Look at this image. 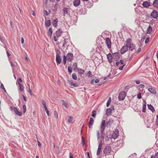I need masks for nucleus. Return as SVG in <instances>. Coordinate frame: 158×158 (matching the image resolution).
<instances>
[{"instance_id":"f257e3e1","label":"nucleus","mask_w":158,"mask_h":158,"mask_svg":"<svg viewBox=\"0 0 158 158\" xmlns=\"http://www.w3.org/2000/svg\"><path fill=\"white\" fill-rule=\"evenodd\" d=\"M131 40L130 38L127 39L126 42V45L130 51L134 50L135 47V45L131 43Z\"/></svg>"},{"instance_id":"f03ea898","label":"nucleus","mask_w":158,"mask_h":158,"mask_svg":"<svg viewBox=\"0 0 158 158\" xmlns=\"http://www.w3.org/2000/svg\"><path fill=\"white\" fill-rule=\"evenodd\" d=\"M106 126V121L105 120H103L102 121L101 124V136L102 138H104V135H105L104 133V132L105 127Z\"/></svg>"},{"instance_id":"7ed1b4c3","label":"nucleus","mask_w":158,"mask_h":158,"mask_svg":"<svg viewBox=\"0 0 158 158\" xmlns=\"http://www.w3.org/2000/svg\"><path fill=\"white\" fill-rule=\"evenodd\" d=\"M111 151V148L110 146H106L103 149V152L105 155H108Z\"/></svg>"},{"instance_id":"20e7f679","label":"nucleus","mask_w":158,"mask_h":158,"mask_svg":"<svg viewBox=\"0 0 158 158\" xmlns=\"http://www.w3.org/2000/svg\"><path fill=\"white\" fill-rule=\"evenodd\" d=\"M126 93L124 91H123L120 92L118 97V100L119 101L123 100L124 99L126 96Z\"/></svg>"},{"instance_id":"39448f33","label":"nucleus","mask_w":158,"mask_h":158,"mask_svg":"<svg viewBox=\"0 0 158 158\" xmlns=\"http://www.w3.org/2000/svg\"><path fill=\"white\" fill-rule=\"evenodd\" d=\"M60 50H58V52L57 53L56 57V61L57 65L60 64L61 63V60L60 56Z\"/></svg>"},{"instance_id":"423d86ee","label":"nucleus","mask_w":158,"mask_h":158,"mask_svg":"<svg viewBox=\"0 0 158 158\" xmlns=\"http://www.w3.org/2000/svg\"><path fill=\"white\" fill-rule=\"evenodd\" d=\"M151 16L154 19H156L158 16V12L156 10H153L151 13Z\"/></svg>"},{"instance_id":"0eeeda50","label":"nucleus","mask_w":158,"mask_h":158,"mask_svg":"<svg viewBox=\"0 0 158 158\" xmlns=\"http://www.w3.org/2000/svg\"><path fill=\"white\" fill-rule=\"evenodd\" d=\"M114 110V109L113 106H111L110 108H109L107 109L106 111V115L107 116H109L110 114H111L113 111Z\"/></svg>"},{"instance_id":"6e6552de","label":"nucleus","mask_w":158,"mask_h":158,"mask_svg":"<svg viewBox=\"0 0 158 158\" xmlns=\"http://www.w3.org/2000/svg\"><path fill=\"white\" fill-rule=\"evenodd\" d=\"M67 59L69 62L71 61L73 58V56L72 53H69L67 54L66 56Z\"/></svg>"},{"instance_id":"1a4fd4ad","label":"nucleus","mask_w":158,"mask_h":158,"mask_svg":"<svg viewBox=\"0 0 158 158\" xmlns=\"http://www.w3.org/2000/svg\"><path fill=\"white\" fill-rule=\"evenodd\" d=\"M119 135V131L118 129H116L114 130L112 135V137L114 139H116Z\"/></svg>"},{"instance_id":"9d476101","label":"nucleus","mask_w":158,"mask_h":158,"mask_svg":"<svg viewBox=\"0 0 158 158\" xmlns=\"http://www.w3.org/2000/svg\"><path fill=\"white\" fill-rule=\"evenodd\" d=\"M106 43L107 48L110 49L111 48V42L109 38L107 37L106 39Z\"/></svg>"},{"instance_id":"9b49d317","label":"nucleus","mask_w":158,"mask_h":158,"mask_svg":"<svg viewBox=\"0 0 158 158\" xmlns=\"http://www.w3.org/2000/svg\"><path fill=\"white\" fill-rule=\"evenodd\" d=\"M128 50V47L127 46L126 44V45H124L122 47L121 50V53L122 54H123L125 52H127Z\"/></svg>"},{"instance_id":"f8f14e48","label":"nucleus","mask_w":158,"mask_h":158,"mask_svg":"<svg viewBox=\"0 0 158 158\" xmlns=\"http://www.w3.org/2000/svg\"><path fill=\"white\" fill-rule=\"evenodd\" d=\"M113 56L114 59L117 61L119 58V54L118 52H116L113 54Z\"/></svg>"},{"instance_id":"ddd939ff","label":"nucleus","mask_w":158,"mask_h":158,"mask_svg":"<svg viewBox=\"0 0 158 158\" xmlns=\"http://www.w3.org/2000/svg\"><path fill=\"white\" fill-rule=\"evenodd\" d=\"M63 14L64 16L66 15H68L69 14V10L68 8L66 7H64L63 10Z\"/></svg>"},{"instance_id":"4468645a","label":"nucleus","mask_w":158,"mask_h":158,"mask_svg":"<svg viewBox=\"0 0 158 158\" xmlns=\"http://www.w3.org/2000/svg\"><path fill=\"white\" fill-rule=\"evenodd\" d=\"M94 120L93 118H90L89 119V121L88 124V127L89 128H91L93 123H94Z\"/></svg>"},{"instance_id":"2eb2a0df","label":"nucleus","mask_w":158,"mask_h":158,"mask_svg":"<svg viewBox=\"0 0 158 158\" xmlns=\"http://www.w3.org/2000/svg\"><path fill=\"white\" fill-rule=\"evenodd\" d=\"M63 32V31L60 29L58 30L56 32V34L57 37H60Z\"/></svg>"},{"instance_id":"dca6fc26","label":"nucleus","mask_w":158,"mask_h":158,"mask_svg":"<svg viewBox=\"0 0 158 158\" xmlns=\"http://www.w3.org/2000/svg\"><path fill=\"white\" fill-rule=\"evenodd\" d=\"M80 0H74L73 3L75 6H77L79 5L80 3Z\"/></svg>"},{"instance_id":"f3484780","label":"nucleus","mask_w":158,"mask_h":158,"mask_svg":"<svg viewBox=\"0 0 158 158\" xmlns=\"http://www.w3.org/2000/svg\"><path fill=\"white\" fill-rule=\"evenodd\" d=\"M142 5L144 7L147 8L150 6V2L148 1L143 2L142 3Z\"/></svg>"},{"instance_id":"a211bd4d","label":"nucleus","mask_w":158,"mask_h":158,"mask_svg":"<svg viewBox=\"0 0 158 158\" xmlns=\"http://www.w3.org/2000/svg\"><path fill=\"white\" fill-rule=\"evenodd\" d=\"M148 91L151 93H152L153 94H156V90L152 88H149L148 89Z\"/></svg>"},{"instance_id":"6ab92c4d","label":"nucleus","mask_w":158,"mask_h":158,"mask_svg":"<svg viewBox=\"0 0 158 158\" xmlns=\"http://www.w3.org/2000/svg\"><path fill=\"white\" fill-rule=\"evenodd\" d=\"M113 119L112 118H111L107 122L106 124L108 126H110L113 124Z\"/></svg>"},{"instance_id":"aec40b11","label":"nucleus","mask_w":158,"mask_h":158,"mask_svg":"<svg viewBox=\"0 0 158 158\" xmlns=\"http://www.w3.org/2000/svg\"><path fill=\"white\" fill-rule=\"evenodd\" d=\"M107 58L109 61L110 63L112 62V57L111 54L109 53L107 55Z\"/></svg>"},{"instance_id":"412c9836","label":"nucleus","mask_w":158,"mask_h":158,"mask_svg":"<svg viewBox=\"0 0 158 158\" xmlns=\"http://www.w3.org/2000/svg\"><path fill=\"white\" fill-rule=\"evenodd\" d=\"M77 71L80 74H83L85 72V71L81 68H77Z\"/></svg>"},{"instance_id":"4be33fe9","label":"nucleus","mask_w":158,"mask_h":158,"mask_svg":"<svg viewBox=\"0 0 158 158\" xmlns=\"http://www.w3.org/2000/svg\"><path fill=\"white\" fill-rule=\"evenodd\" d=\"M148 109L150 110L152 112H154L155 109L154 107L151 104H148Z\"/></svg>"},{"instance_id":"5701e85b","label":"nucleus","mask_w":158,"mask_h":158,"mask_svg":"<svg viewBox=\"0 0 158 158\" xmlns=\"http://www.w3.org/2000/svg\"><path fill=\"white\" fill-rule=\"evenodd\" d=\"M45 25L47 27H49L51 24V21L50 20H46L45 22Z\"/></svg>"},{"instance_id":"b1692460","label":"nucleus","mask_w":158,"mask_h":158,"mask_svg":"<svg viewBox=\"0 0 158 158\" xmlns=\"http://www.w3.org/2000/svg\"><path fill=\"white\" fill-rule=\"evenodd\" d=\"M57 22H58V21L57 19L54 20L52 22V24L54 27H56L57 26Z\"/></svg>"},{"instance_id":"393cba45","label":"nucleus","mask_w":158,"mask_h":158,"mask_svg":"<svg viewBox=\"0 0 158 158\" xmlns=\"http://www.w3.org/2000/svg\"><path fill=\"white\" fill-rule=\"evenodd\" d=\"M152 27L150 26H149L147 29V34H150L152 32Z\"/></svg>"},{"instance_id":"a878e982","label":"nucleus","mask_w":158,"mask_h":158,"mask_svg":"<svg viewBox=\"0 0 158 158\" xmlns=\"http://www.w3.org/2000/svg\"><path fill=\"white\" fill-rule=\"evenodd\" d=\"M153 5L156 7H158V0H155L153 2Z\"/></svg>"},{"instance_id":"bb28decb","label":"nucleus","mask_w":158,"mask_h":158,"mask_svg":"<svg viewBox=\"0 0 158 158\" xmlns=\"http://www.w3.org/2000/svg\"><path fill=\"white\" fill-rule=\"evenodd\" d=\"M69 119L68 120V122L70 123H72V121L73 119V116H68Z\"/></svg>"},{"instance_id":"cd10ccee","label":"nucleus","mask_w":158,"mask_h":158,"mask_svg":"<svg viewBox=\"0 0 158 158\" xmlns=\"http://www.w3.org/2000/svg\"><path fill=\"white\" fill-rule=\"evenodd\" d=\"M18 84L19 85V86L20 87L19 89L20 91H23V87L22 85L19 83V82L18 81Z\"/></svg>"},{"instance_id":"c85d7f7f","label":"nucleus","mask_w":158,"mask_h":158,"mask_svg":"<svg viewBox=\"0 0 158 158\" xmlns=\"http://www.w3.org/2000/svg\"><path fill=\"white\" fill-rule=\"evenodd\" d=\"M52 28H50L48 30V34L50 35V37L52 36Z\"/></svg>"},{"instance_id":"c756f323","label":"nucleus","mask_w":158,"mask_h":158,"mask_svg":"<svg viewBox=\"0 0 158 158\" xmlns=\"http://www.w3.org/2000/svg\"><path fill=\"white\" fill-rule=\"evenodd\" d=\"M63 64L65 65L66 63L67 57L65 55H64L63 56Z\"/></svg>"},{"instance_id":"7c9ffc66","label":"nucleus","mask_w":158,"mask_h":158,"mask_svg":"<svg viewBox=\"0 0 158 158\" xmlns=\"http://www.w3.org/2000/svg\"><path fill=\"white\" fill-rule=\"evenodd\" d=\"M72 78L75 80H76L77 79V77L76 74L75 73H73L72 74Z\"/></svg>"},{"instance_id":"2f4dec72","label":"nucleus","mask_w":158,"mask_h":158,"mask_svg":"<svg viewBox=\"0 0 158 158\" xmlns=\"http://www.w3.org/2000/svg\"><path fill=\"white\" fill-rule=\"evenodd\" d=\"M102 148H99V147H98V150H97V155H99V154H100V153L101 151Z\"/></svg>"},{"instance_id":"473e14b6","label":"nucleus","mask_w":158,"mask_h":158,"mask_svg":"<svg viewBox=\"0 0 158 158\" xmlns=\"http://www.w3.org/2000/svg\"><path fill=\"white\" fill-rule=\"evenodd\" d=\"M111 101V98H110L108 99V100L107 101V102L106 103V106L107 107H108L110 105V103Z\"/></svg>"},{"instance_id":"72a5a7b5","label":"nucleus","mask_w":158,"mask_h":158,"mask_svg":"<svg viewBox=\"0 0 158 158\" xmlns=\"http://www.w3.org/2000/svg\"><path fill=\"white\" fill-rule=\"evenodd\" d=\"M96 111L95 110H94L92 112V114L91 116L93 118H95L96 117Z\"/></svg>"},{"instance_id":"f704fd0d","label":"nucleus","mask_w":158,"mask_h":158,"mask_svg":"<svg viewBox=\"0 0 158 158\" xmlns=\"http://www.w3.org/2000/svg\"><path fill=\"white\" fill-rule=\"evenodd\" d=\"M146 105H143L142 112H145L146 111Z\"/></svg>"},{"instance_id":"c9c22d12","label":"nucleus","mask_w":158,"mask_h":158,"mask_svg":"<svg viewBox=\"0 0 158 158\" xmlns=\"http://www.w3.org/2000/svg\"><path fill=\"white\" fill-rule=\"evenodd\" d=\"M68 71L69 73H71L72 71V68L70 66H68Z\"/></svg>"},{"instance_id":"e433bc0d","label":"nucleus","mask_w":158,"mask_h":158,"mask_svg":"<svg viewBox=\"0 0 158 158\" xmlns=\"http://www.w3.org/2000/svg\"><path fill=\"white\" fill-rule=\"evenodd\" d=\"M81 141L83 143V145L84 146L85 143V139L83 136L81 137Z\"/></svg>"},{"instance_id":"4c0bfd02","label":"nucleus","mask_w":158,"mask_h":158,"mask_svg":"<svg viewBox=\"0 0 158 158\" xmlns=\"http://www.w3.org/2000/svg\"><path fill=\"white\" fill-rule=\"evenodd\" d=\"M150 39V37L149 36L147 37L145 39V44H147L149 40Z\"/></svg>"},{"instance_id":"58836bf2","label":"nucleus","mask_w":158,"mask_h":158,"mask_svg":"<svg viewBox=\"0 0 158 158\" xmlns=\"http://www.w3.org/2000/svg\"><path fill=\"white\" fill-rule=\"evenodd\" d=\"M73 66L74 67V69H76L77 68V64L76 63H74Z\"/></svg>"},{"instance_id":"ea45409f","label":"nucleus","mask_w":158,"mask_h":158,"mask_svg":"<svg viewBox=\"0 0 158 158\" xmlns=\"http://www.w3.org/2000/svg\"><path fill=\"white\" fill-rule=\"evenodd\" d=\"M69 83L70 85L71 86H73V85L74 84L73 81L72 80L70 81H69Z\"/></svg>"},{"instance_id":"a19ab883","label":"nucleus","mask_w":158,"mask_h":158,"mask_svg":"<svg viewBox=\"0 0 158 158\" xmlns=\"http://www.w3.org/2000/svg\"><path fill=\"white\" fill-rule=\"evenodd\" d=\"M97 138H98V140L99 139L100 137L99 132L98 131H97Z\"/></svg>"},{"instance_id":"79ce46f5","label":"nucleus","mask_w":158,"mask_h":158,"mask_svg":"<svg viewBox=\"0 0 158 158\" xmlns=\"http://www.w3.org/2000/svg\"><path fill=\"white\" fill-rule=\"evenodd\" d=\"M17 115L19 116H21L22 114L21 112L19 111H18L15 113Z\"/></svg>"},{"instance_id":"37998d69","label":"nucleus","mask_w":158,"mask_h":158,"mask_svg":"<svg viewBox=\"0 0 158 158\" xmlns=\"http://www.w3.org/2000/svg\"><path fill=\"white\" fill-rule=\"evenodd\" d=\"M63 105L66 108H67V104H66V103L63 100Z\"/></svg>"},{"instance_id":"c03bdc74","label":"nucleus","mask_w":158,"mask_h":158,"mask_svg":"<svg viewBox=\"0 0 158 158\" xmlns=\"http://www.w3.org/2000/svg\"><path fill=\"white\" fill-rule=\"evenodd\" d=\"M23 113H25L26 111V106L25 105L23 106Z\"/></svg>"},{"instance_id":"a18cd8bd","label":"nucleus","mask_w":158,"mask_h":158,"mask_svg":"<svg viewBox=\"0 0 158 158\" xmlns=\"http://www.w3.org/2000/svg\"><path fill=\"white\" fill-rule=\"evenodd\" d=\"M45 111H46L47 114V115L48 116H49V111H48V109L47 108L46 109H45Z\"/></svg>"},{"instance_id":"49530a36","label":"nucleus","mask_w":158,"mask_h":158,"mask_svg":"<svg viewBox=\"0 0 158 158\" xmlns=\"http://www.w3.org/2000/svg\"><path fill=\"white\" fill-rule=\"evenodd\" d=\"M73 86L74 87H77L79 86V85L77 83H74V84H73Z\"/></svg>"},{"instance_id":"de8ad7c7","label":"nucleus","mask_w":158,"mask_h":158,"mask_svg":"<svg viewBox=\"0 0 158 158\" xmlns=\"http://www.w3.org/2000/svg\"><path fill=\"white\" fill-rule=\"evenodd\" d=\"M102 142L101 141L100 142L98 147H99V148H102Z\"/></svg>"},{"instance_id":"09e8293b","label":"nucleus","mask_w":158,"mask_h":158,"mask_svg":"<svg viewBox=\"0 0 158 158\" xmlns=\"http://www.w3.org/2000/svg\"><path fill=\"white\" fill-rule=\"evenodd\" d=\"M156 124L158 125V115L156 116Z\"/></svg>"},{"instance_id":"8fccbe9b","label":"nucleus","mask_w":158,"mask_h":158,"mask_svg":"<svg viewBox=\"0 0 158 158\" xmlns=\"http://www.w3.org/2000/svg\"><path fill=\"white\" fill-rule=\"evenodd\" d=\"M42 103L43 105V106L44 105H46V103L43 99H42Z\"/></svg>"},{"instance_id":"3c124183","label":"nucleus","mask_w":158,"mask_h":158,"mask_svg":"<svg viewBox=\"0 0 158 158\" xmlns=\"http://www.w3.org/2000/svg\"><path fill=\"white\" fill-rule=\"evenodd\" d=\"M69 158H73V155L72 153H69Z\"/></svg>"},{"instance_id":"603ef678","label":"nucleus","mask_w":158,"mask_h":158,"mask_svg":"<svg viewBox=\"0 0 158 158\" xmlns=\"http://www.w3.org/2000/svg\"><path fill=\"white\" fill-rule=\"evenodd\" d=\"M11 65L12 67H14L15 66V64H14L12 62L10 61Z\"/></svg>"},{"instance_id":"864d4df0","label":"nucleus","mask_w":158,"mask_h":158,"mask_svg":"<svg viewBox=\"0 0 158 158\" xmlns=\"http://www.w3.org/2000/svg\"><path fill=\"white\" fill-rule=\"evenodd\" d=\"M13 110L15 113H16V112L18 111L16 107H15L14 108Z\"/></svg>"},{"instance_id":"5fc2aeb1","label":"nucleus","mask_w":158,"mask_h":158,"mask_svg":"<svg viewBox=\"0 0 158 158\" xmlns=\"http://www.w3.org/2000/svg\"><path fill=\"white\" fill-rule=\"evenodd\" d=\"M137 98H138L139 99H140L141 98V94L140 93H139L138 95H137Z\"/></svg>"},{"instance_id":"6e6d98bb","label":"nucleus","mask_w":158,"mask_h":158,"mask_svg":"<svg viewBox=\"0 0 158 158\" xmlns=\"http://www.w3.org/2000/svg\"><path fill=\"white\" fill-rule=\"evenodd\" d=\"M0 87L1 89H5V88L4 87V85L2 84H1L0 85Z\"/></svg>"},{"instance_id":"4d7b16f0","label":"nucleus","mask_w":158,"mask_h":158,"mask_svg":"<svg viewBox=\"0 0 158 158\" xmlns=\"http://www.w3.org/2000/svg\"><path fill=\"white\" fill-rule=\"evenodd\" d=\"M44 13L45 15H46L47 16L48 15V12L47 10H45L44 11Z\"/></svg>"},{"instance_id":"13d9d810","label":"nucleus","mask_w":158,"mask_h":158,"mask_svg":"<svg viewBox=\"0 0 158 158\" xmlns=\"http://www.w3.org/2000/svg\"><path fill=\"white\" fill-rule=\"evenodd\" d=\"M53 39H54V41H55V42H57L58 40L56 38V37L55 36H54L53 37Z\"/></svg>"},{"instance_id":"bf43d9fd","label":"nucleus","mask_w":158,"mask_h":158,"mask_svg":"<svg viewBox=\"0 0 158 158\" xmlns=\"http://www.w3.org/2000/svg\"><path fill=\"white\" fill-rule=\"evenodd\" d=\"M100 80L98 79H96L95 80V83H98L99 82Z\"/></svg>"},{"instance_id":"052dcab7","label":"nucleus","mask_w":158,"mask_h":158,"mask_svg":"<svg viewBox=\"0 0 158 158\" xmlns=\"http://www.w3.org/2000/svg\"><path fill=\"white\" fill-rule=\"evenodd\" d=\"M154 157V158H158V152L155 154Z\"/></svg>"},{"instance_id":"680f3d73","label":"nucleus","mask_w":158,"mask_h":158,"mask_svg":"<svg viewBox=\"0 0 158 158\" xmlns=\"http://www.w3.org/2000/svg\"><path fill=\"white\" fill-rule=\"evenodd\" d=\"M87 74H88L89 75V76L90 77H91V75H92L91 72L90 71H89L88 72V73H87Z\"/></svg>"},{"instance_id":"e2e57ef3","label":"nucleus","mask_w":158,"mask_h":158,"mask_svg":"<svg viewBox=\"0 0 158 158\" xmlns=\"http://www.w3.org/2000/svg\"><path fill=\"white\" fill-rule=\"evenodd\" d=\"M135 82L137 84H139L140 83V81L139 80H136L135 81Z\"/></svg>"},{"instance_id":"0e129e2a","label":"nucleus","mask_w":158,"mask_h":158,"mask_svg":"<svg viewBox=\"0 0 158 158\" xmlns=\"http://www.w3.org/2000/svg\"><path fill=\"white\" fill-rule=\"evenodd\" d=\"M124 65H123V66L120 67L119 68V69L121 70H123V67Z\"/></svg>"},{"instance_id":"69168bd1","label":"nucleus","mask_w":158,"mask_h":158,"mask_svg":"<svg viewBox=\"0 0 158 158\" xmlns=\"http://www.w3.org/2000/svg\"><path fill=\"white\" fill-rule=\"evenodd\" d=\"M139 86H140V88H143L144 87V85L143 84H140L139 85Z\"/></svg>"},{"instance_id":"338daca9","label":"nucleus","mask_w":158,"mask_h":158,"mask_svg":"<svg viewBox=\"0 0 158 158\" xmlns=\"http://www.w3.org/2000/svg\"><path fill=\"white\" fill-rule=\"evenodd\" d=\"M119 63H120L121 64H123L124 61L123 60H121L119 62Z\"/></svg>"},{"instance_id":"774afa93","label":"nucleus","mask_w":158,"mask_h":158,"mask_svg":"<svg viewBox=\"0 0 158 158\" xmlns=\"http://www.w3.org/2000/svg\"><path fill=\"white\" fill-rule=\"evenodd\" d=\"M6 53L7 55V56L8 57H9V56H10V54L9 53V52L7 51H6Z\"/></svg>"}]
</instances>
